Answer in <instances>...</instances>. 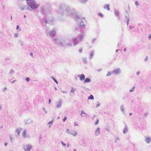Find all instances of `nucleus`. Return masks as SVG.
Listing matches in <instances>:
<instances>
[{
  "mask_svg": "<svg viewBox=\"0 0 151 151\" xmlns=\"http://www.w3.org/2000/svg\"><path fill=\"white\" fill-rule=\"evenodd\" d=\"M58 12L62 16H71L74 18L76 21L80 22L78 25V28L76 27L75 28V32L77 31L79 32V29H83L85 28L86 26L85 23L86 21L85 18H82L80 15H78L74 9H70L69 6L63 4L60 6Z\"/></svg>",
  "mask_w": 151,
  "mask_h": 151,
  "instance_id": "nucleus-1",
  "label": "nucleus"
},
{
  "mask_svg": "<svg viewBox=\"0 0 151 151\" xmlns=\"http://www.w3.org/2000/svg\"><path fill=\"white\" fill-rule=\"evenodd\" d=\"M41 12L44 15L43 18L40 19V21L43 25H45L48 23V22L53 21L54 19L52 17L51 11L48 10L46 9L43 6L41 7Z\"/></svg>",
  "mask_w": 151,
  "mask_h": 151,
  "instance_id": "nucleus-2",
  "label": "nucleus"
},
{
  "mask_svg": "<svg viewBox=\"0 0 151 151\" xmlns=\"http://www.w3.org/2000/svg\"><path fill=\"white\" fill-rule=\"evenodd\" d=\"M28 6L31 9H35L38 8L40 5L37 4L35 0H26Z\"/></svg>",
  "mask_w": 151,
  "mask_h": 151,
  "instance_id": "nucleus-3",
  "label": "nucleus"
},
{
  "mask_svg": "<svg viewBox=\"0 0 151 151\" xmlns=\"http://www.w3.org/2000/svg\"><path fill=\"white\" fill-rule=\"evenodd\" d=\"M32 148V145L30 144H24L23 145V148L25 151H30Z\"/></svg>",
  "mask_w": 151,
  "mask_h": 151,
  "instance_id": "nucleus-4",
  "label": "nucleus"
},
{
  "mask_svg": "<svg viewBox=\"0 0 151 151\" xmlns=\"http://www.w3.org/2000/svg\"><path fill=\"white\" fill-rule=\"evenodd\" d=\"M54 43L63 47H65L66 46L65 44H64L60 40L58 39L57 38H55L53 39Z\"/></svg>",
  "mask_w": 151,
  "mask_h": 151,
  "instance_id": "nucleus-5",
  "label": "nucleus"
},
{
  "mask_svg": "<svg viewBox=\"0 0 151 151\" xmlns=\"http://www.w3.org/2000/svg\"><path fill=\"white\" fill-rule=\"evenodd\" d=\"M47 35H49L50 36L54 37L55 34V30H51L50 32H48L47 30L46 31Z\"/></svg>",
  "mask_w": 151,
  "mask_h": 151,
  "instance_id": "nucleus-6",
  "label": "nucleus"
},
{
  "mask_svg": "<svg viewBox=\"0 0 151 151\" xmlns=\"http://www.w3.org/2000/svg\"><path fill=\"white\" fill-rule=\"evenodd\" d=\"M121 72V70L119 68H117L116 69L114 70L112 73L115 75H118L120 74Z\"/></svg>",
  "mask_w": 151,
  "mask_h": 151,
  "instance_id": "nucleus-7",
  "label": "nucleus"
},
{
  "mask_svg": "<svg viewBox=\"0 0 151 151\" xmlns=\"http://www.w3.org/2000/svg\"><path fill=\"white\" fill-rule=\"evenodd\" d=\"M73 44L74 46H76L79 42V40L78 39V37H74L73 38Z\"/></svg>",
  "mask_w": 151,
  "mask_h": 151,
  "instance_id": "nucleus-8",
  "label": "nucleus"
},
{
  "mask_svg": "<svg viewBox=\"0 0 151 151\" xmlns=\"http://www.w3.org/2000/svg\"><path fill=\"white\" fill-rule=\"evenodd\" d=\"M62 99H59V101L56 103V107L58 108H60L62 106Z\"/></svg>",
  "mask_w": 151,
  "mask_h": 151,
  "instance_id": "nucleus-9",
  "label": "nucleus"
},
{
  "mask_svg": "<svg viewBox=\"0 0 151 151\" xmlns=\"http://www.w3.org/2000/svg\"><path fill=\"white\" fill-rule=\"evenodd\" d=\"M76 89L73 87H71V90L70 91V94L71 96H73L74 95V92L76 91Z\"/></svg>",
  "mask_w": 151,
  "mask_h": 151,
  "instance_id": "nucleus-10",
  "label": "nucleus"
},
{
  "mask_svg": "<svg viewBox=\"0 0 151 151\" xmlns=\"http://www.w3.org/2000/svg\"><path fill=\"white\" fill-rule=\"evenodd\" d=\"M78 77L79 78L80 80L81 81H83L85 79V76L84 74L78 75Z\"/></svg>",
  "mask_w": 151,
  "mask_h": 151,
  "instance_id": "nucleus-11",
  "label": "nucleus"
},
{
  "mask_svg": "<svg viewBox=\"0 0 151 151\" xmlns=\"http://www.w3.org/2000/svg\"><path fill=\"white\" fill-rule=\"evenodd\" d=\"M33 121L31 119H27L25 120L24 122L25 124H29L32 123Z\"/></svg>",
  "mask_w": 151,
  "mask_h": 151,
  "instance_id": "nucleus-12",
  "label": "nucleus"
},
{
  "mask_svg": "<svg viewBox=\"0 0 151 151\" xmlns=\"http://www.w3.org/2000/svg\"><path fill=\"white\" fill-rule=\"evenodd\" d=\"M100 129L98 127L96 130L94 134V135L96 136H98L100 134Z\"/></svg>",
  "mask_w": 151,
  "mask_h": 151,
  "instance_id": "nucleus-13",
  "label": "nucleus"
},
{
  "mask_svg": "<svg viewBox=\"0 0 151 151\" xmlns=\"http://www.w3.org/2000/svg\"><path fill=\"white\" fill-rule=\"evenodd\" d=\"M81 116L83 117H87L88 116V114L85 113L83 111H81Z\"/></svg>",
  "mask_w": 151,
  "mask_h": 151,
  "instance_id": "nucleus-14",
  "label": "nucleus"
},
{
  "mask_svg": "<svg viewBox=\"0 0 151 151\" xmlns=\"http://www.w3.org/2000/svg\"><path fill=\"white\" fill-rule=\"evenodd\" d=\"M22 130V128H17L15 131V132L18 135H20V132Z\"/></svg>",
  "mask_w": 151,
  "mask_h": 151,
  "instance_id": "nucleus-15",
  "label": "nucleus"
},
{
  "mask_svg": "<svg viewBox=\"0 0 151 151\" xmlns=\"http://www.w3.org/2000/svg\"><path fill=\"white\" fill-rule=\"evenodd\" d=\"M84 34L83 33L81 35H79L78 36V39L80 41L82 40L84 38Z\"/></svg>",
  "mask_w": 151,
  "mask_h": 151,
  "instance_id": "nucleus-16",
  "label": "nucleus"
},
{
  "mask_svg": "<svg viewBox=\"0 0 151 151\" xmlns=\"http://www.w3.org/2000/svg\"><path fill=\"white\" fill-rule=\"evenodd\" d=\"M119 11L116 9L115 10V15L116 17H118V19H119Z\"/></svg>",
  "mask_w": 151,
  "mask_h": 151,
  "instance_id": "nucleus-17",
  "label": "nucleus"
},
{
  "mask_svg": "<svg viewBox=\"0 0 151 151\" xmlns=\"http://www.w3.org/2000/svg\"><path fill=\"white\" fill-rule=\"evenodd\" d=\"M91 79L89 78H86L85 79L84 82L85 83H88L91 82Z\"/></svg>",
  "mask_w": 151,
  "mask_h": 151,
  "instance_id": "nucleus-18",
  "label": "nucleus"
},
{
  "mask_svg": "<svg viewBox=\"0 0 151 151\" xmlns=\"http://www.w3.org/2000/svg\"><path fill=\"white\" fill-rule=\"evenodd\" d=\"M145 140L147 144H149L150 142V139L149 137L145 138Z\"/></svg>",
  "mask_w": 151,
  "mask_h": 151,
  "instance_id": "nucleus-19",
  "label": "nucleus"
},
{
  "mask_svg": "<svg viewBox=\"0 0 151 151\" xmlns=\"http://www.w3.org/2000/svg\"><path fill=\"white\" fill-rule=\"evenodd\" d=\"M109 4H105L104 7V9H107L108 11L110 10V8L109 7Z\"/></svg>",
  "mask_w": 151,
  "mask_h": 151,
  "instance_id": "nucleus-20",
  "label": "nucleus"
},
{
  "mask_svg": "<svg viewBox=\"0 0 151 151\" xmlns=\"http://www.w3.org/2000/svg\"><path fill=\"white\" fill-rule=\"evenodd\" d=\"M23 136L24 138L27 137V136L26 131V130H24L23 132Z\"/></svg>",
  "mask_w": 151,
  "mask_h": 151,
  "instance_id": "nucleus-21",
  "label": "nucleus"
},
{
  "mask_svg": "<svg viewBox=\"0 0 151 151\" xmlns=\"http://www.w3.org/2000/svg\"><path fill=\"white\" fill-rule=\"evenodd\" d=\"M94 54V51H91L90 52V55L89 56V58L90 59H91L92 56Z\"/></svg>",
  "mask_w": 151,
  "mask_h": 151,
  "instance_id": "nucleus-22",
  "label": "nucleus"
},
{
  "mask_svg": "<svg viewBox=\"0 0 151 151\" xmlns=\"http://www.w3.org/2000/svg\"><path fill=\"white\" fill-rule=\"evenodd\" d=\"M82 4H85L87 1L88 0H78Z\"/></svg>",
  "mask_w": 151,
  "mask_h": 151,
  "instance_id": "nucleus-23",
  "label": "nucleus"
},
{
  "mask_svg": "<svg viewBox=\"0 0 151 151\" xmlns=\"http://www.w3.org/2000/svg\"><path fill=\"white\" fill-rule=\"evenodd\" d=\"M73 133L72 134V135L73 136H76L77 134V132L76 131H73Z\"/></svg>",
  "mask_w": 151,
  "mask_h": 151,
  "instance_id": "nucleus-24",
  "label": "nucleus"
},
{
  "mask_svg": "<svg viewBox=\"0 0 151 151\" xmlns=\"http://www.w3.org/2000/svg\"><path fill=\"white\" fill-rule=\"evenodd\" d=\"M125 19L127 21L129 20V17L128 14H127L125 15Z\"/></svg>",
  "mask_w": 151,
  "mask_h": 151,
  "instance_id": "nucleus-25",
  "label": "nucleus"
},
{
  "mask_svg": "<svg viewBox=\"0 0 151 151\" xmlns=\"http://www.w3.org/2000/svg\"><path fill=\"white\" fill-rule=\"evenodd\" d=\"M128 131V129L127 127H126L124 129L123 131V133L124 134H126L127 132Z\"/></svg>",
  "mask_w": 151,
  "mask_h": 151,
  "instance_id": "nucleus-26",
  "label": "nucleus"
},
{
  "mask_svg": "<svg viewBox=\"0 0 151 151\" xmlns=\"http://www.w3.org/2000/svg\"><path fill=\"white\" fill-rule=\"evenodd\" d=\"M120 109L121 111L123 113H124V108L123 105H122L120 106Z\"/></svg>",
  "mask_w": 151,
  "mask_h": 151,
  "instance_id": "nucleus-27",
  "label": "nucleus"
},
{
  "mask_svg": "<svg viewBox=\"0 0 151 151\" xmlns=\"http://www.w3.org/2000/svg\"><path fill=\"white\" fill-rule=\"evenodd\" d=\"M53 120H52L48 122V124H49V127L50 128L52 126V124Z\"/></svg>",
  "mask_w": 151,
  "mask_h": 151,
  "instance_id": "nucleus-28",
  "label": "nucleus"
},
{
  "mask_svg": "<svg viewBox=\"0 0 151 151\" xmlns=\"http://www.w3.org/2000/svg\"><path fill=\"white\" fill-rule=\"evenodd\" d=\"M89 99H93L94 98L93 95H91L90 96L88 97Z\"/></svg>",
  "mask_w": 151,
  "mask_h": 151,
  "instance_id": "nucleus-29",
  "label": "nucleus"
},
{
  "mask_svg": "<svg viewBox=\"0 0 151 151\" xmlns=\"http://www.w3.org/2000/svg\"><path fill=\"white\" fill-rule=\"evenodd\" d=\"M112 72L110 71H108L107 74L106 75V76H110L112 74Z\"/></svg>",
  "mask_w": 151,
  "mask_h": 151,
  "instance_id": "nucleus-30",
  "label": "nucleus"
},
{
  "mask_svg": "<svg viewBox=\"0 0 151 151\" xmlns=\"http://www.w3.org/2000/svg\"><path fill=\"white\" fill-rule=\"evenodd\" d=\"M83 62L84 63H87L86 59V58H84L82 59Z\"/></svg>",
  "mask_w": 151,
  "mask_h": 151,
  "instance_id": "nucleus-31",
  "label": "nucleus"
},
{
  "mask_svg": "<svg viewBox=\"0 0 151 151\" xmlns=\"http://www.w3.org/2000/svg\"><path fill=\"white\" fill-rule=\"evenodd\" d=\"M105 129L107 131L110 132V129L109 126H106L105 127Z\"/></svg>",
  "mask_w": 151,
  "mask_h": 151,
  "instance_id": "nucleus-32",
  "label": "nucleus"
},
{
  "mask_svg": "<svg viewBox=\"0 0 151 151\" xmlns=\"http://www.w3.org/2000/svg\"><path fill=\"white\" fill-rule=\"evenodd\" d=\"M66 132L67 133L70 134L71 132V131L70 130L68 129H67L66 130Z\"/></svg>",
  "mask_w": 151,
  "mask_h": 151,
  "instance_id": "nucleus-33",
  "label": "nucleus"
},
{
  "mask_svg": "<svg viewBox=\"0 0 151 151\" xmlns=\"http://www.w3.org/2000/svg\"><path fill=\"white\" fill-rule=\"evenodd\" d=\"M134 86H133L132 88L129 90V91L130 92H132L134 90Z\"/></svg>",
  "mask_w": 151,
  "mask_h": 151,
  "instance_id": "nucleus-34",
  "label": "nucleus"
},
{
  "mask_svg": "<svg viewBox=\"0 0 151 151\" xmlns=\"http://www.w3.org/2000/svg\"><path fill=\"white\" fill-rule=\"evenodd\" d=\"M98 15L101 17H103V14L101 13H99L98 14Z\"/></svg>",
  "mask_w": 151,
  "mask_h": 151,
  "instance_id": "nucleus-35",
  "label": "nucleus"
},
{
  "mask_svg": "<svg viewBox=\"0 0 151 151\" xmlns=\"http://www.w3.org/2000/svg\"><path fill=\"white\" fill-rule=\"evenodd\" d=\"M29 8H27L26 7H23L21 8V9L22 10H27Z\"/></svg>",
  "mask_w": 151,
  "mask_h": 151,
  "instance_id": "nucleus-36",
  "label": "nucleus"
},
{
  "mask_svg": "<svg viewBox=\"0 0 151 151\" xmlns=\"http://www.w3.org/2000/svg\"><path fill=\"white\" fill-rule=\"evenodd\" d=\"M52 78L55 81V82L57 83L58 84V83L57 81L55 78L53 77H52Z\"/></svg>",
  "mask_w": 151,
  "mask_h": 151,
  "instance_id": "nucleus-37",
  "label": "nucleus"
},
{
  "mask_svg": "<svg viewBox=\"0 0 151 151\" xmlns=\"http://www.w3.org/2000/svg\"><path fill=\"white\" fill-rule=\"evenodd\" d=\"M99 120L98 119H97L96 120V121L95 122V125H96L99 123Z\"/></svg>",
  "mask_w": 151,
  "mask_h": 151,
  "instance_id": "nucleus-38",
  "label": "nucleus"
},
{
  "mask_svg": "<svg viewBox=\"0 0 151 151\" xmlns=\"http://www.w3.org/2000/svg\"><path fill=\"white\" fill-rule=\"evenodd\" d=\"M14 73V71L13 70H11L9 73V74H12Z\"/></svg>",
  "mask_w": 151,
  "mask_h": 151,
  "instance_id": "nucleus-39",
  "label": "nucleus"
},
{
  "mask_svg": "<svg viewBox=\"0 0 151 151\" xmlns=\"http://www.w3.org/2000/svg\"><path fill=\"white\" fill-rule=\"evenodd\" d=\"M26 80L27 82H28L30 81V79L29 78L27 77L26 78Z\"/></svg>",
  "mask_w": 151,
  "mask_h": 151,
  "instance_id": "nucleus-40",
  "label": "nucleus"
},
{
  "mask_svg": "<svg viewBox=\"0 0 151 151\" xmlns=\"http://www.w3.org/2000/svg\"><path fill=\"white\" fill-rule=\"evenodd\" d=\"M96 39V38L93 39L91 42L92 43H93Z\"/></svg>",
  "mask_w": 151,
  "mask_h": 151,
  "instance_id": "nucleus-41",
  "label": "nucleus"
},
{
  "mask_svg": "<svg viewBox=\"0 0 151 151\" xmlns=\"http://www.w3.org/2000/svg\"><path fill=\"white\" fill-rule=\"evenodd\" d=\"M61 144H62V145L64 147H65V146H66V144L65 143H64L62 141H61Z\"/></svg>",
  "mask_w": 151,
  "mask_h": 151,
  "instance_id": "nucleus-42",
  "label": "nucleus"
},
{
  "mask_svg": "<svg viewBox=\"0 0 151 151\" xmlns=\"http://www.w3.org/2000/svg\"><path fill=\"white\" fill-rule=\"evenodd\" d=\"M10 139L11 142H12L13 141V138H12L11 136L10 137Z\"/></svg>",
  "mask_w": 151,
  "mask_h": 151,
  "instance_id": "nucleus-43",
  "label": "nucleus"
},
{
  "mask_svg": "<svg viewBox=\"0 0 151 151\" xmlns=\"http://www.w3.org/2000/svg\"><path fill=\"white\" fill-rule=\"evenodd\" d=\"M100 105V103H99L98 102H97V104H96V108H97L98 106H99Z\"/></svg>",
  "mask_w": 151,
  "mask_h": 151,
  "instance_id": "nucleus-44",
  "label": "nucleus"
},
{
  "mask_svg": "<svg viewBox=\"0 0 151 151\" xmlns=\"http://www.w3.org/2000/svg\"><path fill=\"white\" fill-rule=\"evenodd\" d=\"M18 34L17 33H16L14 35V37L15 38H16L18 37Z\"/></svg>",
  "mask_w": 151,
  "mask_h": 151,
  "instance_id": "nucleus-45",
  "label": "nucleus"
},
{
  "mask_svg": "<svg viewBox=\"0 0 151 151\" xmlns=\"http://www.w3.org/2000/svg\"><path fill=\"white\" fill-rule=\"evenodd\" d=\"M119 140V138L118 137H117L115 139V142L116 143L117 142V141H118Z\"/></svg>",
  "mask_w": 151,
  "mask_h": 151,
  "instance_id": "nucleus-46",
  "label": "nucleus"
},
{
  "mask_svg": "<svg viewBox=\"0 0 151 151\" xmlns=\"http://www.w3.org/2000/svg\"><path fill=\"white\" fill-rule=\"evenodd\" d=\"M134 28V26H129V28L130 29H133Z\"/></svg>",
  "mask_w": 151,
  "mask_h": 151,
  "instance_id": "nucleus-47",
  "label": "nucleus"
},
{
  "mask_svg": "<svg viewBox=\"0 0 151 151\" xmlns=\"http://www.w3.org/2000/svg\"><path fill=\"white\" fill-rule=\"evenodd\" d=\"M147 114H148V113L146 112L145 113H144V116L145 117H146V116H147Z\"/></svg>",
  "mask_w": 151,
  "mask_h": 151,
  "instance_id": "nucleus-48",
  "label": "nucleus"
},
{
  "mask_svg": "<svg viewBox=\"0 0 151 151\" xmlns=\"http://www.w3.org/2000/svg\"><path fill=\"white\" fill-rule=\"evenodd\" d=\"M67 45L69 46H72V44L70 43H69L67 44Z\"/></svg>",
  "mask_w": 151,
  "mask_h": 151,
  "instance_id": "nucleus-49",
  "label": "nucleus"
},
{
  "mask_svg": "<svg viewBox=\"0 0 151 151\" xmlns=\"http://www.w3.org/2000/svg\"><path fill=\"white\" fill-rule=\"evenodd\" d=\"M7 89V88L5 87L2 90V91L3 92H4Z\"/></svg>",
  "mask_w": 151,
  "mask_h": 151,
  "instance_id": "nucleus-50",
  "label": "nucleus"
},
{
  "mask_svg": "<svg viewBox=\"0 0 151 151\" xmlns=\"http://www.w3.org/2000/svg\"><path fill=\"white\" fill-rule=\"evenodd\" d=\"M10 58H5V60L6 61H8L9 60Z\"/></svg>",
  "mask_w": 151,
  "mask_h": 151,
  "instance_id": "nucleus-51",
  "label": "nucleus"
},
{
  "mask_svg": "<svg viewBox=\"0 0 151 151\" xmlns=\"http://www.w3.org/2000/svg\"><path fill=\"white\" fill-rule=\"evenodd\" d=\"M140 73V71H137L136 73L137 75V76H138Z\"/></svg>",
  "mask_w": 151,
  "mask_h": 151,
  "instance_id": "nucleus-52",
  "label": "nucleus"
},
{
  "mask_svg": "<svg viewBox=\"0 0 151 151\" xmlns=\"http://www.w3.org/2000/svg\"><path fill=\"white\" fill-rule=\"evenodd\" d=\"M148 60V58L147 56H146L145 58V61H147Z\"/></svg>",
  "mask_w": 151,
  "mask_h": 151,
  "instance_id": "nucleus-53",
  "label": "nucleus"
},
{
  "mask_svg": "<svg viewBox=\"0 0 151 151\" xmlns=\"http://www.w3.org/2000/svg\"><path fill=\"white\" fill-rule=\"evenodd\" d=\"M135 4L136 6H138L139 5V3H138L137 1H136L135 2Z\"/></svg>",
  "mask_w": 151,
  "mask_h": 151,
  "instance_id": "nucleus-54",
  "label": "nucleus"
},
{
  "mask_svg": "<svg viewBox=\"0 0 151 151\" xmlns=\"http://www.w3.org/2000/svg\"><path fill=\"white\" fill-rule=\"evenodd\" d=\"M66 119H67V117H66L65 116L63 119V121L64 122H65V121H66Z\"/></svg>",
  "mask_w": 151,
  "mask_h": 151,
  "instance_id": "nucleus-55",
  "label": "nucleus"
},
{
  "mask_svg": "<svg viewBox=\"0 0 151 151\" xmlns=\"http://www.w3.org/2000/svg\"><path fill=\"white\" fill-rule=\"evenodd\" d=\"M61 91L63 93H67V92L66 91H64L62 90Z\"/></svg>",
  "mask_w": 151,
  "mask_h": 151,
  "instance_id": "nucleus-56",
  "label": "nucleus"
},
{
  "mask_svg": "<svg viewBox=\"0 0 151 151\" xmlns=\"http://www.w3.org/2000/svg\"><path fill=\"white\" fill-rule=\"evenodd\" d=\"M83 50L82 49H80L79 50V52L80 53H81L82 52Z\"/></svg>",
  "mask_w": 151,
  "mask_h": 151,
  "instance_id": "nucleus-57",
  "label": "nucleus"
},
{
  "mask_svg": "<svg viewBox=\"0 0 151 151\" xmlns=\"http://www.w3.org/2000/svg\"><path fill=\"white\" fill-rule=\"evenodd\" d=\"M102 70V69H98L97 70V71L98 72H99L100 71H101Z\"/></svg>",
  "mask_w": 151,
  "mask_h": 151,
  "instance_id": "nucleus-58",
  "label": "nucleus"
},
{
  "mask_svg": "<svg viewBox=\"0 0 151 151\" xmlns=\"http://www.w3.org/2000/svg\"><path fill=\"white\" fill-rule=\"evenodd\" d=\"M51 102V100L50 99L49 100V101H48V103L49 104H50Z\"/></svg>",
  "mask_w": 151,
  "mask_h": 151,
  "instance_id": "nucleus-59",
  "label": "nucleus"
},
{
  "mask_svg": "<svg viewBox=\"0 0 151 151\" xmlns=\"http://www.w3.org/2000/svg\"><path fill=\"white\" fill-rule=\"evenodd\" d=\"M74 124L75 126H78V124H77L76 122H75L74 123Z\"/></svg>",
  "mask_w": 151,
  "mask_h": 151,
  "instance_id": "nucleus-60",
  "label": "nucleus"
},
{
  "mask_svg": "<svg viewBox=\"0 0 151 151\" xmlns=\"http://www.w3.org/2000/svg\"><path fill=\"white\" fill-rule=\"evenodd\" d=\"M29 55L31 56H32L33 55V54L32 52H30L29 54Z\"/></svg>",
  "mask_w": 151,
  "mask_h": 151,
  "instance_id": "nucleus-61",
  "label": "nucleus"
},
{
  "mask_svg": "<svg viewBox=\"0 0 151 151\" xmlns=\"http://www.w3.org/2000/svg\"><path fill=\"white\" fill-rule=\"evenodd\" d=\"M151 38V34H150L149 36V40H150Z\"/></svg>",
  "mask_w": 151,
  "mask_h": 151,
  "instance_id": "nucleus-62",
  "label": "nucleus"
},
{
  "mask_svg": "<svg viewBox=\"0 0 151 151\" xmlns=\"http://www.w3.org/2000/svg\"><path fill=\"white\" fill-rule=\"evenodd\" d=\"M16 81V80H14L13 81H12L11 82V83H14Z\"/></svg>",
  "mask_w": 151,
  "mask_h": 151,
  "instance_id": "nucleus-63",
  "label": "nucleus"
},
{
  "mask_svg": "<svg viewBox=\"0 0 151 151\" xmlns=\"http://www.w3.org/2000/svg\"><path fill=\"white\" fill-rule=\"evenodd\" d=\"M19 25H17V27H16V29H18L19 28Z\"/></svg>",
  "mask_w": 151,
  "mask_h": 151,
  "instance_id": "nucleus-64",
  "label": "nucleus"
}]
</instances>
